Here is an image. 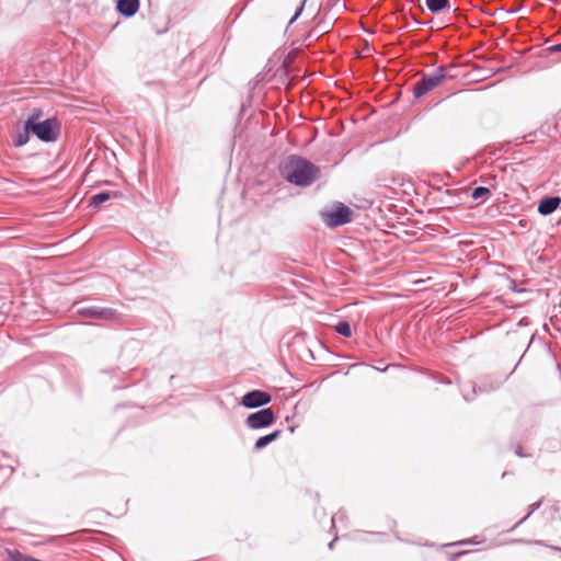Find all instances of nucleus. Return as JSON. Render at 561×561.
I'll return each mask as SVG.
<instances>
[{
    "label": "nucleus",
    "mask_w": 561,
    "mask_h": 561,
    "mask_svg": "<svg viewBox=\"0 0 561 561\" xmlns=\"http://www.w3.org/2000/svg\"><path fill=\"white\" fill-rule=\"evenodd\" d=\"M541 504H542V499H541V500H539V501H537V502H535V503H533V504H530V505L528 506V513H527V515H526L524 518H522L519 522H517V523L513 526L512 530H514V529H515V528H517L519 525H522L523 523H525V522L530 517V515H531L534 512H536V511L541 506Z\"/></svg>",
    "instance_id": "dca6fc26"
},
{
    "label": "nucleus",
    "mask_w": 561,
    "mask_h": 561,
    "mask_svg": "<svg viewBox=\"0 0 561 561\" xmlns=\"http://www.w3.org/2000/svg\"><path fill=\"white\" fill-rule=\"evenodd\" d=\"M335 331L345 337H350L352 335L351 324L347 321H340L335 324Z\"/></svg>",
    "instance_id": "2eb2a0df"
},
{
    "label": "nucleus",
    "mask_w": 561,
    "mask_h": 561,
    "mask_svg": "<svg viewBox=\"0 0 561 561\" xmlns=\"http://www.w3.org/2000/svg\"><path fill=\"white\" fill-rule=\"evenodd\" d=\"M116 10L121 15L131 18L139 10V0H118Z\"/></svg>",
    "instance_id": "1a4fd4ad"
},
{
    "label": "nucleus",
    "mask_w": 561,
    "mask_h": 561,
    "mask_svg": "<svg viewBox=\"0 0 561 561\" xmlns=\"http://www.w3.org/2000/svg\"><path fill=\"white\" fill-rule=\"evenodd\" d=\"M490 195H491V191L488 187H484V186H478L471 193V197L473 199L485 198V197H488Z\"/></svg>",
    "instance_id": "f3484780"
},
{
    "label": "nucleus",
    "mask_w": 561,
    "mask_h": 561,
    "mask_svg": "<svg viewBox=\"0 0 561 561\" xmlns=\"http://www.w3.org/2000/svg\"><path fill=\"white\" fill-rule=\"evenodd\" d=\"M308 0H302L301 4L297 8L294 16L290 19L289 23H293L294 21H296L298 19V16L301 14L302 10H304V7H305V3L307 2Z\"/></svg>",
    "instance_id": "6ab92c4d"
},
{
    "label": "nucleus",
    "mask_w": 561,
    "mask_h": 561,
    "mask_svg": "<svg viewBox=\"0 0 561 561\" xmlns=\"http://www.w3.org/2000/svg\"><path fill=\"white\" fill-rule=\"evenodd\" d=\"M272 401V396L263 390L248 391L242 398L240 403L247 409L262 408Z\"/></svg>",
    "instance_id": "423d86ee"
},
{
    "label": "nucleus",
    "mask_w": 561,
    "mask_h": 561,
    "mask_svg": "<svg viewBox=\"0 0 561 561\" xmlns=\"http://www.w3.org/2000/svg\"><path fill=\"white\" fill-rule=\"evenodd\" d=\"M345 512L344 511H339L336 514H334L331 518V523H332V527H334L335 523L336 522H342L345 519Z\"/></svg>",
    "instance_id": "a211bd4d"
},
{
    "label": "nucleus",
    "mask_w": 561,
    "mask_h": 561,
    "mask_svg": "<svg viewBox=\"0 0 561 561\" xmlns=\"http://www.w3.org/2000/svg\"><path fill=\"white\" fill-rule=\"evenodd\" d=\"M276 415L271 408H263L256 412L249 414L244 421L245 425L251 430H263L273 425Z\"/></svg>",
    "instance_id": "39448f33"
},
{
    "label": "nucleus",
    "mask_w": 561,
    "mask_h": 561,
    "mask_svg": "<svg viewBox=\"0 0 561 561\" xmlns=\"http://www.w3.org/2000/svg\"><path fill=\"white\" fill-rule=\"evenodd\" d=\"M77 312L82 317L96 320H111L116 316V310L98 306L80 308Z\"/></svg>",
    "instance_id": "0eeeda50"
},
{
    "label": "nucleus",
    "mask_w": 561,
    "mask_h": 561,
    "mask_svg": "<svg viewBox=\"0 0 561 561\" xmlns=\"http://www.w3.org/2000/svg\"><path fill=\"white\" fill-rule=\"evenodd\" d=\"M550 50H551L552 53L561 51V43L556 44V45H553L552 47H550Z\"/></svg>",
    "instance_id": "aec40b11"
},
{
    "label": "nucleus",
    "mask_w": 561,
    "mask_h": 561,
    "mask_svg": "<svg viewBox=\"0 0 561 561\" xmlns=\"http://www.w3.org/2000/svg\"><path fill=\"white\" fill-rule=\"evenodd\" d=\"M425 4L432 13H438L442 10L448 8L449 1L448 0H425Z\"/></svg>",
    "instance_id": "ddd939ff"
},
{
    "label": "nucleus",
    "mask_w": 561,
    "mask_h": 561,
    "mask_svg": "<svg viewBox=\"0 0 561 561\" xmlns=\"http://www.w3.org/2000/svg\"><path fill=\"white\" fill-rule=\"evenodd\" d=\"M561 204L559 196H547L542 198L538 205V213L543 216H548L554 213Z\"/></svg>",
    "instance_id": "6e6552de"
},
{
    "label": "nucleus",
    "mask_w": 561,
    "mask_h": 561,
    "mask_svg": "<svg viewBox=\"0 0 561 561\" xmlns=\"http://www.w3.org/2000/svg\"><path fill=\"white\" fill-rule=\"evenodd\" d=\"M553 549L561 551V549H560V548H557V547H553Z\"/></svg>",
    "instance_id": "a878e982"
},
{
    "label": "nucleus",
    "mask_w": 561,
    "mask_h": 561,
    "mask_svg": "<svg viewBox=\"0 0 561 561\" xmlns=\"http://www.w3.org/2000/svg\"><path fill=\"white\" fill-rule=\"evenodd\" d=\"M336 539H337V538H334V539L329 543V546H328V547H329V549H330V550H333Z\"/></svg>",
    "instance_id": "5701e85b"
},
{
    "label": "nucleus",
    "mask_w": 561,
    "mask_h": 561,
    "mask_svg": "<svg viewBox=\"0 0 561 561\" xmlns=\"http://www.w3.org/2000/svg\"><path fill=\"white\" fill-rule=\"evenodd\" d=\"M352 215L351 208L340 202L334 203L331 209L320 213L322 221L329 228H336L351 222Z\"/></svg>",
    "instance_id": "7ed1b4c3"
},
{
    "label": "nucleus",
    "mask_w": 561,
    "mask_h": 561,
    "mask_svg": "<svg viewBox=\"0 0 561 561\" xmlns=\"http://www.w3.org/2000/svg\"><path fill=\"white\" fill-rule=\"evenodd\" d=\"M535 543H536V545H542V541H540V540H536V541H535Z\"/></svg>",
    "instance_id": "393cba45"
},
{
    "label": "nucleus",
    "mask_w": 561,
    "mask_h": 561,
    "mask_svg": "<svg viewBox=\"0 0 561 561\" xmlns=\"http://www.w3.org/2000/svg\"><path fill=\"white\" fill-rule=\"evenodd\" d=\"M280 433H282L280 430H276L267 435L259 437L256 439V442L254 443L253 449L261 450V449L265 448L267 445H270L271 443L276 440L279 437Z\"/></svg>",
    "instance_id": "9b49d317"
},
{
    "label": "nucleus",
    "mask_w": 561,
    "mask_h": 561,
    "mask_svg": "<svg viewBox=\"0 0 561 561\" xmlns=\"http://www.w3.org/2000/svg\"><path fill=\"white\" fill-rule=\"evenodd\" d=\"M279 174L290 184L307 187L320 178L321 170L306 158L291 154L280 162Z\"/></svg>",
    "instance_id": "f257e3e1"
},
{
    "label": "nucleus",
    "mask_w": 561,
    "mask_h": 561,
    "mask_svg": "<svg viewBox=\"0 0 561 561\" xmlns=\"http://www.w3.org/2000/svg\"><path fill=\"white\" fill-rule=\"evenodd\" d=\"M455 194H456L455 191H451V190L446 191V195H448V196H454Z\"/></svg>",
    "instance_id": "b1692460"
},
{
    "label": "nucleus",
    "mask_w": 561,
    "mask_h": 561,
    "mask_svg": "<svg viewBox=\"0 0 561 561\" xmlns=\"http://www.w3.org/2000/svg\"><path fill=\"white\" fill-rule=\"evenodd\" d=\"M445 78L446 73L444 67H439L431 73L423 75L422 78L413 87L414 96L421 98L425 95L434 88L438 87Z\"/></svg>",
    "instance_id": "20e7f679"
},
{
    "label": "nucleus",
    "mask_w": 561,
    "mask_h": 561,
    "mask_svg": "<svg viewBox=\"0 0 561 561\" xmlns=\"http://www.w3.org/2000/svg\"><path fill=\"white\" fill-rule=\"evenodd\" d=\"M462 397L466 401H471L477 393V386L473 382L465 383L461 387Z\"/></svg>",
    "instance_id": "4468645a"
},
{
    "label": "nucleus",
    "mask_w": 561,
    "mask_h": 561,
    "mask_svg": "<svg viewBox=\"0 0 561 561\" xmlns=\"http://www.w3.org/2000/svg\"><path fill=\"white\" fill-rule=\"evenodd\" d=\"M32 133V129H28V119L24 123L23 130L19 131L16 136L14 137L13 144L15 147H23L26 145L30 140V134Z\"/></svg>",
    "instance_id": "f8f14e48"
},
{
    "label": "nucleus",
    "mask_w": 561,
    "mask_h": 561,
    "mask_svg": "<svg viewBox=\"0 0 561 561\" xmlns=\"http://www.w3.org/2000/svg\"><path fill=\"white\" fill-rule=\"evenodd\" d=\"M470 542H471L470 540H460V541L456 542L455 545L465 546V545H469Z\"/></svg>",
    "instance_id": "4be33fe9"
},
{
    "label": "nucleus",
    "mask_w": 561,
    "mask_h": 561,
    "mask_svg": "<svg viewBox=\"0 0 561 561\" xmlns=\"http://www.w3.org/2000/svg\"><path fill=\"white\" fill-rule=\"evenodd\" d=\"M27 119L28 129H32V134H34L41 141L53 142L57 140L60 133V126L57 119L47 118L43 122H37V117L35 115H31Z\"/></svg>",
    "instance_id": "f03ea898"
},
{
    "label": "nucleus",
    "mask_w": 561,
    "mask_h": 561,
    "mask_svg": "<svg viewBox=\"0 0 561 561\" xmlns=\"http://www.w3.org/2000/svg\"><path fill=\"white\" fill-rule=\"evenodd\" d=\"M515 454L518 456V457H525V454L523 453V448L520 446H518L516 449H515Z\"/></svg>",
    "instance_id": "412c9836"
},
{
    "label": "nucleus",
    "mask_w": 561,
    "mask_h": 561,
    "mask_svg": "<svg viewBox=\"0 0 561 561\" xmlns=\"http://www.w3.org/2000/svg\"><path fill=\"white\" fill-rule=\"evenodd\" d=\"M119 196V193L118 192H108V191H103V192H100L98 194H94L90 201H89V206L91 207H98L99 205L107 202L108 199L113 198V197H117Z\"/></svg>",
    "instance_id": "9d476101"
}]
</instances>
